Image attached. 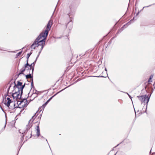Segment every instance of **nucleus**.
Here are the masks:
<instances>
[{
  "label": "nucleus",
  "instance_id": "nucleus-1",
  "mask_svg": "<svg viewBox=\"0 0 155 155\" xmlns=\"http://www.w3.org/2000/svg\"><path fill=\"white\" fill-rule=\"evenodd\" d=\"M53 21L50 19L48 21L47 28L44 31L41 32L38 37L36 39H37L36 42V46L38 47L39 46H41V50H42L45 44V40L48 34L49 31L50 30L51 28L52 25Z\"/></svg>",
  "mask_w": 155,
  "mask_h": 155
},
{
  "label": "nucleus",
  "instance_id": "nucleus-2",
  "mask_svg": "<svg viewBox=\"0 0 155 155\" xmlns=\"http://www.w3.org/2000/svg\"><path fill=\"white\" fill-rule=\"evenodd\" d=\"M17 91H15L14 93H12V96L14 99L16 98V100L17 102V103L19 102V100L21 99L22 94H20V91L19 90H16Z\"/></svg>",
  "mask_w": 155,
  "mask_h": 155
},
{
  "label": "nucleus",
  "instance_id": "nucleus-3",
  "mask_svg": "<svg viewBox=\"0 0 155 155\" xmlns=\"http://www.w3.org/2000/svg\"><path fill=\"white\" fill-rule=\"evenodd\" d=\"M36 114V113L32 117V118L29 120V121L28 122V125H27L26 126V130L25 131H24L23 133H27V131L29 130L31 127L32 126V123L33 122L34 120L35 119L36 117H35V115ZM22 134H23V133H22Z\"/></svg>",
  "mask_w": 155,
  "mask_h": 155
},
{
  "label": "nucleus",
  "instance_id": "nucleus-4",
  "mask_svg": "<svg viewBox=\"0 0 155 155\" xmlns=\"http://www.w3.org/2000/svg\"><path fill=\"white\" fill-rule=\"evenodd\" d=\"M137 97L139 99L141 102L142 103L146 102V100H147L146 103L147 104L150 99V97H148L146 95H145L141 96H138Z\"/></svg>",
  "mask_w": 155,
  "mask_h": 155
},
{
  "label": "nucleus",
  "instance_id": "nucleus-5",
  "mask_svg": "<svg viewBox=\"0 0 155 155\" xmlns=\"http://www.w3.org/2000/svg\"><path fill=\"white\" fill-rule=\"evenodd\" d=\"M5 104L10 109L12 110H13L16 107H15V104L11 100L10 101H8L7 103H6Z\"/></svg>",
  "mask_w": 155,
  "mask_h": 155
},
{
  "label": "nucleus",
  "instance_id": "nucleus-6",
  "mask_svg": "<svg viewBox=\"0 0 155 155\" xmlns=\"http://www.w3.org/2000/svg\"><path fill=\"white\" fill-rule=\"evenodd\" d=\"M14 83L15 84V85L14 86V90H16V89H17L18 90H19V88H20V87H21L22 85V83L19 81H18L17 82V84H15V81L14 82Z\"/></svg>",
  "mask_w": 155,
  "mask_h": 155
},
{
  "label": "nucleus",
  "instance_id": "nucleus-7",
  "mask_svg": "<svg viewBox=\"0 0 155 155\" xmlns=\"http://www.w3.org/2000/svg\"><path fill=\"white\" fill-rule=\"evenodd\" d=\"M36 92H35V93L32 94L31 95V101L33 100L35 98L37 97L38 94V93L39 92V91H38L36 90Z\"/></svg>",
  "mask_w": 155,
  "mask_h": 155
},
{
  "label": "nucleus",
  "instance_id": "nucleus-8",
  "mask_svg": "<svg viewBox=\"0 0 155 155\" xmlns=\"http://www.w3.org/2000/svg\"><path fill=\"white\" fill-rule=\"evenodd\" d=\"M35 129L37 133L36 135L38 136V137L40 135V130L39 124L36 127Z\"/></svg>",
  "mask_w": 155,
  "mask_h": 155
},
{
  "label": "nucleus",
  "instance_id": "nucleus-9",
  "mask_svg": "<svg viewBox=\"0 0 155 155\" xmlns=\"http://www.w3.org/2000/svg\"><path fill=\"white\" fill-rule=\"evenodd\" d=\"M37 39H36L34 41V42L31 45V47L32 49H35V48L37 47L36 46V42L37 41Z\"/></svg>",
  "mask_w": 155,
  "mask_h": 155
},
{
  "label": "nucleus",
  "instance_id": "nucleus-10",
  "mask_svg": "<svg viewBox=\"0 0 155 155\" xmlns=\"http://www.w3.org/2000/svg\"><path fill=\"white\" fill-rule=\"evenodd\" d=\"M20 102V103L19 104V105L20 104H22L23 103H24V104L25 105L27 103V100L25 99H24L21 100V101H19V102Z\"/></svg>",
  "mask_w": 155,
  "mask_h": 155
},
{
  "label": "nucleus",
  "instance_id": "nucleus-11",
  "mask_svg": "<svg viewBox=\"0 0 155 155\" xmlns=\"http://www.w3.org/2000/svg\"><path fill=\"white\" fill-rule=\"evenodd\" d=\"M37 59V58H36L35 60V61H34L33 63H32L31 64V65H33L32 68V72H31L32 74H33V71H34V66H35V64L36 61Z\"/></svg>",
  "mask_w": 155,
  "mask_h": 155
},
{
  "label": "nucleus",
  "instance_id": "nucleus-12",
  "mask_svg": "<svg viewBox=\"0 0 155 155\" xmlns=\"http://www.w3.org/2000/svg\"><path fill=\"white\" fill-rule=\"evenodd\" d=\"M48 102H49L47 101L44 104L42 105V106L40 108V109H41L40 111H41L42 110L44 109L46 105L48 104Z\"/></svg>",
  "mask_w": 155,
  "mask_h": 155
},
{
  "label": "nucleus",
  "instance_id": "nucleus-13",
  "mask_svg": "<svg viewBox=\"0 0 155 155\" xmlns=\"http://www.w3.org/2000/svg\"><path fill=\"white\" fill-rule=\"evenodd\" d=\"M129 23V22L127 23L125 25H124V26H123L118 31V33L121 32L124 29V27L126 25H127Z\"/></svg>",
  "mask_w": 155,
  "mask_h": 155
},
{
  "label": "nucleus",
  "instance_id": "nucleus-14",
  "mask_svg": "<svg viewBox=\"0 0 155 155\" xmlns=\"http://www.w3.org/2000/svg\"><path fill=\"white\" fill-rule=\"evenodd\" d=\"M25 84L23 85H22L21 87H20L19 88V91H20L21 92V94H22L23 93V88L25 87Z\"/></svg>",
  "mask_w": 155,
  "mask_h": 155
},
{
  "label": "nucleus",
  "instance_id": "nucleus-15",
  "mask_svg": "<svg viewBox=\"0 0 155 155\" xmlns=\"http://www.w3.org/2000/svg\"><path fill=\"white\" fill-rule=\"evenodd\" d=\"M26 79L32 78L33 79V76H31V74L29 73V74L26 75Z\"/></svg>",
  "mask_w": 155,
  "mask_h": 155
},
{
  "label": "nucleus",
  "instance_id": "nucleus-16",
  "mask_svg": "<svg viewBox=\"0 0 155 155\" xmlns=\"http://www.w3.org/2000/svg\"><path fill=\"white\" fill-rule=\"evenodd\" d=\"M28 60H27V63L26 64H25V68H28V66H29V64L28 63Z\"/></svg>",
  "mask_w": 155,
  "mask_h": 155
},
{
  "label": "nucleus",
  "instance_id": "nucleus-17",
  "mask_svg": "<svg viewBox=\"0 0 155 155\" xmlns=\"http://www.w3.org/2000/svg\"><path fill=\"white\" fill-rule=\"evenodd\" d=\"M32 53V52H30L29 53H28V54H27V60H28L29 58V57L30 56L31 54Z\"/></svg>",
  "mask_w": 155,
  "mask_h": 155
},
{
  "label": "nucleus",
  "instance_id": "nucleus-18",
  "mask_svg": "<svg viewBox=\"0 0 155 155\" xmlns=\"http://www.w3.org/2000/svg\"><path fill=\"white\" fill-rule=\"evenodd\" d=\"M20 73L18 74V76H19L21 74H23L25 75V74L23 73L24 72L21 71V70H20Z\"/></svg>",
  "mask_w": 155,
  "mask_h": 155
},
{
  "label": "nucleus",
  "instance_id": "nucleus-19",
  "mask_svg": "<svg viewBox=\"0 0 155 155\" xmlns=\"http://www.w3.org/2000/svg\"><path fill=\"white\" fill-rule=\"evenodd\" d=\"M27 68H25V67H24L22 68L21 69V71H22L23 72H24V71L25 70H27Z\"/></svg>",
  "mask_w": 155,
  "mask_h": 155
},
{
  "label": "nucleus",
  "instance_id": "nucleus-20",
  "mask_svg": "<svg viewBox=\"0 0 155 155\" xmlns=\"http://www.w3.org/2000/svg\"><path fill=\"white\" fill-rule=\"evenodd\" d=\"M31 87L32 88H33L34 87V84H33V79L31 80Z\"/></svg>",
  "mask_w": 155,
  "mask_h": 155
},
{
  "label": "nucleus",
  "instance_id": "nucleus-21",
  "mask_svg": "<svg viewBox=\"0 0 155 155\" xmlns=\"http://www.w3.org/2000/svg\"><path fill=\"white\" fill-rule=\"evenodd\" d=\"M124 93L127 94L129 96V97L131 99V100L132 101V97L130 95L127 93V92H124Z\"/></svg>",
  "mask_w": 155,
  "mask_h": 155
},
{
  "label": "nucleus",
  "instance_id": "nucleus-22",
  "mask_svg": "<svg viewBox=\"0 0 155 155\" xmlns=\"http://www.w3.org/2000/svg\"><path fill=\"white\" fill-rule=\"evenodd\" d=\"M22 53V51H21V52H19L17 54H16V56H18L20 55H21V54Z\"/></svg>",
  "mask_w": 155,
  "mask_h": 155
},
{
  "label": "nucleus",
  "instance_id": "nucleus-23",
  "mask_svg": "<svg viewBox=\"0 0 155 155\" xmlns=\"http://www.w3.org/2000/svg\"><path fill=\"white\" fill-rule=\"evenodd\" d=\"M32 65H31V64H29V66L28 67H30V71L31 69L32 70Z\"/></svg>",
  "mask_w": 155,
  "mask_h": 155
},
{
  "label": "nucleus",
  "instance_id": "nucleus-24",
  "mask_svg": "<svg viewBox=\"0 0 155 155\" xmlns=\"http://www.w3.org/2000/svg\"><path fill=\"white\" fill-rule=\"evenodd\" d=\"M41 51L42 50H41V49L40 51L39 52V53H38V55L37 56V57L36 58L37 59H38V57L39 56V55H40V54Z\"/></svg>",
  "mask_w": 155,
  "mask_h": 155
},
{
  "label": "nucleus",
  "instance_id": "nucleus-25",
  "mask_svg": "<svg viewBox=\"0 0 155 155\" xmlns=\"http://www.w3.org/2000/svg\"><path fill=\"white\" fill-rule=\"evenodd\" d=\"M58 93H56V94H54V95L52 97H51V98H50L49 99L51 100L52 99V98L53 97H54V96H55Z\"/></svg>",
  "mask_w": 155,
  "mask_h": 155
},
{
  "label": "nucleus",
  "instance_id": "nucleus-26",
  "mask_svg": "<svg viewBox=\"0 0 155 155\" xmlns=\"http://www.w3.org/2000/svg\"><path fill=\"white\" fill-rule=\"evenodd\" d=\"M153 75H151L150 76V77L149 78V79H152V78H153Z\"/></svg>",
  "mask_w": 155,
  "mask_h": 155
},
{
  "label": "nucleus",
  "instance_id": "nucleus-27",
  "mask_svg": "<svg viewBox=\"0 0 155 155\" xmlns=\"http://www.w3.org/2000/svg\"><path fill=\"white\" fill-rule=\"evenodd\" d=\"M11 84L10 85V86H9V87H8V91H9V90L10 89V87H11Z\"/></svg>",
  "mask_w": 155,
  "mask_h": 155
},
{
  "label": "nucleus",
  "instance_id": "nucleus-28",
  "mask_svg": "<svg viewBox=\"0 0 155 155\" xmlns=\"http://www.w3.org/2000/svg\"><path fill=\"white\" fill-rule=\"evenodd\" d=\"M151 5H149V6H145V7H144L142 9V10H143V9L144 8H146V7H149V6H150Z\"/></svg>",
  "mask_w": 155,
  "mask_h": 155
},
{
  "label": "nucleus",
  "instance_id": "nucleus-29",
  "mask_svg": "<svg viewBox=\"0 0 155 155\" xmlns=\"http://www.w3.org/2000/svg\"><path fill=\"white\" fill-rule=\"evenodd\" d=\"M152 81H151V79H149L148 80V82H152Z\"/></svg>",
  "mask_w": 155,
  "mask_h": 155
},
{
  "label": "nucleus",
  "instance_id": "nucleus-30",
  "mask_svg": "<svg viewBox=\"0 0 155 155\" xmlns=\"http://www.w3.org/2000/svg\"><path fill=\"white\" fill-rule=\"evenodd\" d=\"M7 101H10V98L9 97H7Z\"/></svg>",
  "mask_w": 155,
  "mask_h": 155
},
{
  "label": "nucleus",
  "instance_id": "nucleus-31",
  "mask_svg": "<svg viewBox=\"0 0 155 155\" xmlns=\"http://www.w3.org/2000/svg\"><path fill=\"white\" fill-rule=\"evenodd\" d=\"M27 70H30V67H28V68H27Z\"/></svg>",
  "mask_w": 155,
  "mask_h": 155
},
{
  "label": "nucleus",
  "instance_id": "nucleus-32",
  "mask_svg": "<svg viewBox=\"0 0 155 155\" xmlns=\"http://www.w3.org/2000/svg\"><path fill=\"white\" fill-rule=\"evenodd\" d=\"M139 12H138V13H137V14L136 15H138V14H139Z\"/></svg>",
  "mask_w": 155,
  "mask_h": 155
},
{
  "label": "nucleus",
  "instance_id": "nucleus-33",
  "mask_svg": "<svg viewBox=\"0 0 155 155\" xmlns=\"http://www.w3.org/2000/svg\"><path fill=\"white\" fill-rule=\"evenodd\" d=\"M50 101V100L49 99L47 101L49 102Z\"/></svg>",
  "mask_w": 155,
  "mask_h": 155
},
{
  "label": "nucleus",
  "instance_id": "nucleus-34",
  "mask_svg": "<svg viewBox=\"0 0 155 155\" xmlns=\"http://www.w3.org/2000/svg\"><path fill=\"white\" fill-rule=\"evenodd\" d=\"M6 126V124H5V126H4V128H5Z\"/></svg>",
  "mask_w": 155,
  "mask_h": 155
},
{
  "label": "nucleus",
  "instance_id": "nucleus-35",
  "mask_svg": "<svg viewBox=\"0 0 155 155\" xmlns=\"http://www.w3.org/2000/svg\"><path fill=\"white\" fill-rule=\"evenodd\" d=\"M31 136H30V138H31Z\"/></svg>",
  "mask_w": 155,
  "mask_h": 155
},
{
  "label": "nucleus",
  "instance_id": "nucleus-36",
  "mask_svg": "<svg viewBox=\"0 0 155 155\" xmlns=\"http://www.w3.org/2000/svg\"><path fill=\"white\" fill-rule=\"evenodd\" d=\"M105 70H106V71H107V69H106V68H105Z\"/></svg>",
  "mask_w": 155,
  "mask_h": 155
},
{
  "label": "nucleus",
  "instance_id": "nucleus-37",
  "mask_svg": "<svg viewBox=\"0 0 155 155\" xmlns=\"http://www.w3.org/2000/svg\"><path fill=\"white\" fill-rule=\"evenodd\" d=\"M24 135H23V137H24Z\"/></svg>",
  "mask_w": 155,
  "mask_h": 155
}]
</instances>
